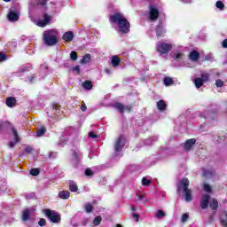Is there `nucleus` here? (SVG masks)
<instances>
[{"instance_id":"obj_26","label":"nucleus","mask_w":227,"mask_h":227,"mask_svg":"<svg viewBox=\"0 0 227 227\" xmlns=\"http://www.w3.org/2000/svg\"><path fill=\"white\" fill-rule=\"evenodd\" d=\"M69 189L71 192H77V190H78L77 184L74 181H69Z\"/></svg>"},{"instance_id":"obj_35","label":"nucleus","mask_w":227,"mask_h":227,"mask_svg":"<svg viewBox=\"0 0 227 227\" xmlns=\"http://www.w3.org/2000/svg\"><path fill=\"white\" fill-rule=\"evenodd\" d=\"M46 131H47V129L45 128H43V127L40 128L39 129H37L36 137H42V136H43V134H45Z\"/></svg>"},{"instance_id":"obj_60","label":"nucleus","mask_w":227,"mask_h":227,"mask_svg":"<svg viewBox=\"0 0 227 227\" xmlns=\"http://www.w3.org/2000/svg\"><path fill=\"white\" fill-rule=\"evenodd\" d=\"M132 212H136L137 210V207L136 206L131 207Z\"/></svg>"},{"instance_id":"obj_54","label":"nucleus","mask_w":227,"mask_h":227,"mask_svg":"<svg viewBox=\"0 0 227 227\" xmlns=\"http://www.w3.org/2000/svg\"><path fill=\"white\" fill-rule=\"evenodd\" d=\"M6 59V56L3 53H0V61H4Z\"/></svg>"},{"instance_id":"obj_19","label":"nucleus","mask_w":227,"mask_h":227,"mask_svg":"<svg viewBox=\"0 0 227 227\" xmlns=\"http://www.w3.org/2000/svg\"><path fill=\"white\" fill-rule=\"evenodd\" d=\"M63 40L65 42H72L74 40V32L72 31H69V32H66L64 35H63Z\"/></svg>"},{"instance_id":"obj_12","label":"nucleus","mask_w":227,"mask_h":227,"mask_svg":"<svg viewBox=\"0 0 227 227\" xmlns=\"http://www.w3.org/2000/svg\"><path fill=\"white\" fill-rule=\"evenodd\" d=\"M81 159H82V153H81V151H73V166L74 168H77V166H79Z\"/></svg>"},{"instance_id":"obj_64","label":"nucleus","mask_w":227,"mask_h":227,"mask_svg":"<svg viewBox=\"0 0 227 227\" xmlns=\"http://www.w3.org/2000/svg\"><path fill=\"white\" fill-rule=\"evenodd\" d=\"M116 227H122V226H121V225H120V224H117V225H116Z\"/></svg>"},{"instance_id":"obj_47","label":"nucleus","mask_w":227,"mask_h":227,"mask_svg":"<svg viewBox=\"0 0 227 227\" xmlns=\"http://www.w3.org/2000/svg\"><path fill=\"white\" fill-rule=\"evenodd\" d=\"M203 176H212V171H210V170H204Z\"/></svg>"},{"instance_id":"obj_40","label":"nucleus","mask_w":227,"mask_h":227,"mask_svg":"<svg viewBox=\"0 0 227 227\" xmlns=\"http://www.w3.org/2000/svg\"><path fill=\"white\" fill-rule=\"evenodd\" d=\"M157 141V137H152V138H149L147 140L145 141V145H146L147 146H150L152 145V141Z\"/></svg>"},{"instance_id":"obj_38","label":"nucleus","mask_w":227,"mask_h":227,"mask_svg":"<svg viewBox=\"0 0 227 227\" xmlns=\"http://www.w3.org/2000/svg\"><path fill=\"white\" fill-rule=\"evenodd\" d=\"M150 184H152V180L150 179V177H143L142 179L143 185H150Z\"/></svg>"},{"instance_id":"obj_25","label":"nucleus","mask_w":227,"mask_h":227,"mask_svg":"<svg viewBox=\"0 0 227 227\" xmlns=\"http://www.w3.org/2000/svg\"><path fill=\"white\" fill-rule=\"evenodd\" d=\"M59 198H60V200H68L70 198V192H68V191H61L59 193Z\"/></svg>"},{"instance_id":"obj_30","label":"nucleus","mask_w":227,"mask_h":227,"mask_svg":"<svg viewBox=\"0 0 227 227\" xmlns=\"http://www.w3.org/2000/svg\"><path fill=\"white\" fill-rule=\"evenodd\" d=\"M157 107L160 111H164V109L167 107V105L163 100H160L157 103Z\"/></svg>"},{"instance_id":"obj_58","label":"nucleus","mask_w":227,"mask_h":227,"mask_svg":"<svg viewBox=\"0 0 227 227\" xmlns=\"http://www.w3.org/2000/svg\"><path fill=\"white\" fill-rule=\"evenodd\" d=\"M82 111H86V104H82L81 106Z\"/></svg>"},{"instance_id":"obj_63","label":"nucleus","mask_w":227,"mask_h":227,"mask_svg":"<svg viewBox=\"0 0 227 227\" xmlns=\"http://www.w3.org/2000/svg\"><path fill=\"white\" fill-rule=\"evenodd\" d=\"M5 3H10V0H4Z\"/></svg>"},{"instance_id":"obj_29","label":"nucleus","mask_w":227,"mask_h":227,"mask_svg":"<svg viewBox=\"0 0 227 227\" xmlns=\"http://www.w3.org/2000/svg\"><path fill=\"white\" fill-rule=\"evenodd\" d=\"M111 63L114 67H118V65H120V58H118V56H113Z\"/></svg>"},{"instance_id":"obj_62","label":"nucleus","mask_w":227,"mask_h":227,"mask_svg":"<svg viewBox=\"0 0 227 227\" xmlns=\"http://www.w3.org/2000/svg\"><path fill=\"white\" fill-rule=\"evenodd\" d=\"M26 71H27V67H23L21 70V72H26Z\"/></svg>"},{"instance_id":"obj_43","label":"nucleus","mask_w":227,"mask_h":227,"mask_svg":"<svg viewBox=\"0 0 227 227\" xmlns=\"http://www.w3.org/2000/svg\"><path fill=\"white\" fill-rule=\"evenodd\" d=\"M216 8H218L219 10H223V8H224V4H223V2H221V1H217Z\"/></svg>"},{"instance_id":"obj_11","label":"nucleus","mask_w":227,"mask_h":227,"mask_svg":"<svg viewBox=\"0 0 227 227\" xmlns=\"http://www.w3.org/2000/svg\"><path fill=\"white\" fill-rule=\"evenodd\" d=\"M148 17L150 20H157V19H159V10L155 5L150 6Z\"/></svg>"},{"instance_id":"obj_31","label":"nucleus","mask_w":227,"mask_h":227,"mask_svg":"<svg viewBox=\"0 0 227 227\" xmlns=\"http://www.w3.org/2000/svg\"><path fill=\"white\" fill-rule=\"evenodd\" d=\"M221 224L223 227H227V213H223L221 215Z\"/></svg>"},{"instance_id":"obj_10","label":"nucleus","mask_w":227,"mask_h":227,"mask_svg":"<svg viewBox=\"0 0 227 227\" xmlns=\"http://www.w3.org/2000/svg\"><path fill=\"white\" fill-rule=\"evenodd\" d=\"M19 10H17L16 8H12L10 9L7 19L8 20H10V22H17V20H19Z\"/></svg>"},{"instance_id":"obj_44","label":"nucleus","mask_w":227,"mask_h":227,"mask_svg":"<svg viewBox=\"0 0 227 227\" xmlns=\"http://www.w3.org/2000/svg\"><path fill=\"white\" fill-rule=\"evenodd\" d=\"M203 189L206 192H210L212 191V187H210L208 184H205L203 186Z\"/></svg>"},{"instance_id":"obj_52","label":"nucleus","mask_w":227,"mask_h":227,"mask_svg":"<svg viewBox=\"0 0 227 227\" xmlns=\"http://www.w3.org/2000/svg\"><path fill=\"white\" fill-rule=\"evenodd\" d=\"M49 0H39L38 4H41V6H44V4H47V2Z\"/></svg>"},{"instance_id":"obj_21","label":"nucleus","mask_w":227,"mask_h":227,"mask_svg":"<svg viewBox=\"0 0 227 227\" xmlns=\"http://www.w3.org/2000/svg\"><path fill=\"white\" fill-rule=\"evenodd\" d=\"M48 67L46 64H43L41 66V69H40V75H42V78L43 79V77L47 76V74H49L48 70Z\"/></svg>"},{"instance_id":"obj_57","label":"nucleus","mask_w":227,"mask_h":227,"mask_svg":"<svg viewBox=\"0 0 227 227\" xmlns=\"http://www.w3.org/2000/svg\"><path fill=\"white\" fill-rule=\"evenodd\" d=\"M105 72H106V74H107L108 75H110V74H113V71H111V69H109V68L105 69Z\"/></svg>"},{"instance_id":"obj_51","label":"nucleus","mask_w":227,"mask_h":227,"mask_svg":"<svg viewBox=\"0 0 227 227\" xmlns=\"http://www.w3.org/2000/svg\"><path fill=\"white\" fill-rule=\"evenodd\" d=\"M33 151V148H31V146L27 145L25 148V152H27V153H31V152Z\"/></svg>"},{"instance_id":"obj_18","label":"nucleus","mask_w":227,"mask_h":227,"mask_svg":"<svg viewBox=\"0 0 227 227\" xmlns=\"http://www.w3.org/2000/svg\"><path fill=\"white\" fill-rule=\"evenodd\" d=\"M194 145H196V140L194 138L186 140V142L184 143V150L189 152V150H191V148H192Z\"/></svg>"},{"instance_id":"obj_4","label":"nucleus","mask_w":227,"mask_h":227,"mask_svg":"<svg viewBox=\"0 0 227 227\" xmlns=\"http://www.w3.org/2000/svg\"><path fill=\"white\" fill-rule=\"evenodd\" d=\"M43 40L46 45H56L58 43V30L50 29L44 31Z\"/></svg>"},{"instance_id":"obj_23","label":"nucleus","mask_w":227,"mask_h":227,"mask_svg":"<svg viewBox=\"0 0 227 227\" xmlns=\"http://www.w3.org/2000/svg\"><path fill=\"white\" fill-rule=\"evenodd\" d=\"M33 213V210L31 209H25L23 211V216H22V221L26 222L29 220V216Z\"/></svg>"},{"instance_id":"obj_6","label":"nucleus","mask_w":227,"mask_h":227,"mask_svg":"<svg viewBox=\"0 0 227 227\" xmlns=\"http://www.w3.org/2000/svg\"><path fill=\"white\" fill-rule=\"evenodd\" d=\"M44 214L51 221V223H59V221H61V217L55 211H52L51 209H46L44 211Z\"/></svg>"},{"instance_id":"obj_24","label":"nucleus","mask_w":227,"mask_h":227,"mask_svg":"<svg viewBox=\"0 0 227 227\" xmlns=\"http://www.w3.org/2000/svg\"><path fill=\"white\" fill-rule=\"evenodd\" d=\"M189 58L192 61H198L200 59V52L193 51L190 53Z\"/></svg>"},{"instance_id":"obj_28","label":"nucleus","mask_w":227,"mask_h":227,"mask_svg":"<svg viewBox=\"0 0 227 227\" xmlns=\"http://www.w3.org/2000/svg\"><path fill=\"white\" fill-rule=\"evenodd\" d=\"M91 61V55L86 54L81 60L82 65H86V63H90Z\"/></svg>"},{"instance_id":"obj_46","label":"nucleus","mask_w":227,"mask_h":227,"mask_svg":"<svg viewBox=\"0 0 227 227\" xmlns=\"http://www.w3.org/2000/svg\"><path fill=\"white\" fill-rule=\"evenodd\" d=\"M85 175H86V176H93V171H91V169H90V168H87L85 170Z\"/></svg>"},{"instance_id":"obj_14","label":"nucleus","mask_w":227,"mask_h":227,"mask_svg":"<svg viewBox=\"0 0 227 227\" xmlns=\"http://www.w3.org/2000/svg\"><path fill=\"white\" fill-rule=\"evenodd\" d=\"M61 114V110L59 109V106L55 105L51 108V113L48 112V115L50 118H54L56 116H59Z\"/></svg>"},{"instance_id":"obj_27","label":"nucleus","mask_w":227,"mask_h":227,"mask_svg":"<svg viewBox=\"0 0 227 227\" xmlns=\"http://www.w3.org/2000/svg\"><path fill=\"white\" fill-rule=\"evenodd\" d=\"M209 207L210 208H212V210H217V207H219V202H217V200L212 199Z\"/></svg>"},{"instance_id":"obj_17","label":"nucleus","mask_w":227,"mask_h":227,"mask_svg":"<svg viewBox=\"0 0 227 227\" xmlns=\"http://www.w3.org/2000/svg\"><path fill=\"white\" fill-rule=\"evenodd\" d=\"M156 36L159 38L160 36H162V35L166 34V29L164 28V25H162V23H160L157 27H156Z\"/></svg>"},{"instance_id":"obj_55","label":"nucleus","mask_w":227,"mask_h":227,"mask_svg":"<svg viewBox=\"0 0 227 227\" xmlns=\"http://www.w3.org/2000/svg\"><path fill=\"white\" fill-rule=\"evenodd\" d=\"M222 45L224 49H227V39H225Z\"/></svg>"},{"instance_id":"obj_1","label":"nucleus","mask_w":227,"mask_h":227,"mask_svg":"<svg viewBox=\"0 0 227 227\" xmlns=\"http://www.w3.org/2000/svg\"><path fill=\"white\" fill-rule=\"evenodd\" d=\"M110 22L116 26L119 33L127 34L130 31V23L121 12H116L110 17Z\"/></svg>"},{"instance_id":"obj_37","label":"nucleus","mask_w":227,"mask_h":227,"mask_svg":"<svg viewBox=\"0 0 227 227\" xmlns=\"http://www.w3.org/2000/svg\"><path fill=\"white\" fill-rule=\"evenodd\" d=\"M84 208L87 214H91L93 211V206H91V204H85Z\"/></svg>"},{"instance_id":"obj_7","label":"nucleus","mask_w":227,"mask_h":227,"mask_svg":"<svg viewBox=\"0 0 227 227\" xmlns=\"http://www.w3.org/2000/svg\"><path fill=\"white\" fill-rule=\"evenodd\" d=\"M43 20H35V24L39 27H45V26H48L49 22H51L52 20V16L44 13L43 15Z\"/></svg>"},{"instance_id":"obj_39","label":"nucleus","mask_w":227,"mask_h":227,"mask_svg":"<svg viewBox=\"0 0 227 227\" xmlns=\"http://www.w3.org/2000/svg\"><path fill=\"white\" fill-rule=\"evenodd\" d=\"M30 175H32V176H38V175H40V170L38 168H32L30 170Z\"/></svg>"},{"instance_id":"obj_36","label":"nucleus","mask_w":227,"mask_h":227,"mask_svg":"<svg viewBox=\"0 0 227 227\" xmlns=\"http://www.w3.org/2000/svg\"><path fill=\"white\" fill-rule=\"evenodd\" d=\"M163 82L165 86H171L173 84V79L171 77H165Z\"/></svg>"},{"instance_id":"obj_22","label":"nucleus","mask_w":227,"mask_h":227,"mask_svg":"<svg viewBox=\"0 0 227 227\" xmlns=\"http://www.w3.org/2000/svg\"><path fill=\"white\" fill-rule=\"evenodd\" d=\"M154 217L155 219H164V217H166V213L161 210V209H158L155 213H154Z\"/></svg>"},{"instance_id":"obj_8","label":"nucleus","mask_w":227,"mask_h":227,"mask_svg":"<svg viewBox=\"0 0 227 227\" xmlns=\"http://www.w3.org/2000/svg\"><path fill=\"white\" fill-rule=\"evenodd\" d=\"M126 138L125 136L121 135L114 144L115 152H121L123 150V146H125Z\"/></svg>"},{"instance_id":"obj_45","label":"nucleus","mask_w":227,"mask_h":227,"mask_svg":"<svg viewBox=\"0 0 227 227\" xmlns=\"http://www.w3.org/2000/svg\"><path fill=\"white\" fill-rule=\"evenodd\" d=\"M89 137L91 138V139H97V137H98V135L93 133L92 131H90L89 133Z\"/></svg>"},{"instance_id":"obj_41","label":"nucleus","mask_w":227,"mask_h":227,"mask_svg":"<svg viewBox=\"0 0 227 227\" xmlns=\"http://www.w3.org/2000/svg\"><path fill=\"white\" fill-rule=\"evenodd\" d=\"M70 58H71L72 61H76V59H77V52L76 51H72L70 53Z\"/></svg>"},{"instance_id":"obj_59","label":"nucleus","mask_w":227,"mask_h":227,"mask_svg":"<svg viewBox=\"0 0 227 227\" xmlns=\"http://www.w3.org/2000/svg\"><path fill=\"white\" fill-rule=\"evenodd\" d=\"M57 156H58V153H50V157H57Z\"/></svg>"},{"instance_id":"obj_32","label":"nucleus","mask_w":227,"mask_h":227,"mask_svg":"<svg viewBox=\"0 0 227 227\" xmlns=\"http://www.w3.org/2000/svg\"><path fill=\"white\" fill-rule=\"evenodd\" d=\"M174 59H176V61H182V59H184V53L176 51L174 54Z\"/></svg>"},{"instance_id":"obj_2","label":"nucleus","mask_w":227,"mask_h":227,"mask_svg":"<svg viewBox=\"0 0 227 227\" xmlns=\"http://www.w3.org/2000/svg\"><path fill=\"white\" fill-rule=\"evenodd\" d=\"M110 22L116 26L119 33L127 34L130 31V23L121 12H116L110 17Z\"/></svg>"},{"instance_id":"obj_49","label":"nucleus","mask_w":227,"mask_h":227,"mask_svg":"<svg viewBox=\"0 0 227 227\" xmlns=\"http://www.w3.org/2000/svg\"><path fill=\"white\" fill-rule=\"evenodd\" d=\"M46 223L47 222L45 221V219L41 218L40 221L38 222V224L39 226H45Z\"/></svg>"},{"instance_id":"obj_3","label":"nucleus","mask_w":227,"mask_h":227,"mask_svg":"<svg viewBox=\"0 0 227 227\" xmlns=\"http://www.w3.org/2000/svg\"><path fill=\"white\" fill-rule=\"evenodd\" d=\"M184 191V200L192 201V191L189 189V179L183 178L179 181L177 184V192Z\"/></svg>"},{"instance_id":"obj_53","label":"nucleus","mask_w":227,"mask_h":227,"mask_svg":"<svg viewBox=\"0 0 227 227\" xmlns=\"http://www.w3.org/2000/svg\"><path fill=\"white\" fill-rule=\"evenodd\" d=\"M73 70L74 72H78V74H79V72H81V67L79 66H75L74 67H73Z\"/></svg>"},{"instance_id":"obj_13","label":"nucleus","mask_w":227,"mask_h":227,"mask_svg":"<svg viewBox=\"0 0 227 227\" xmlns=\"http://www.w3.org/2000/svg\"><path fill=\"white\" fill-rule=\"evenodd\" d=\"M12 134L14 137V141H11L9 143V148H13L20 139L19 138V132L17 131V129L12 128Z\"/></svg>"},{"instance_id":"obj_42","label":"nucleus","mask_w":227,"mask_h":227,"mask_svg":"<svg viewBox=\"0 0 227 227\" xmlns=\"http://www.w3.org/2000/svg\"><path fill=\"white\" fill-rule=\"evenodd\" d=\"M223 85H224V82H223L222 80H216L215 86L217 88H223Z\"/></svg>"},{"instance_id":"obj_5","label":"nucleus","mask_w":227,"mask_h":227,"mask_svg":"<svg viewBox=\"0 0 227 227\" xmlns=\"http://www.w3.org/2000/svg\"><path fill=\"white\" fill-rule=\"evenodd\" d=\"M157 51L160 52V54H168L171 49H173V45L168 44L162 42L157 43Z\"/></svg>"},{"instance_id":"obj_9","label":"nucleus","mask_w":227,"mask_h":227,"mask_svg":"<svg viewBox=\"0 0 227 227\" xmlns=\"http://www.w3.org/2000/svg\"><path fill=\"white\" fill-rule=\"evenodd\" d=\"M209 77L210 75L208 74H202L201 77L195 78L194 84L196 88H201V86H203V84L208 81Z\"/></svg>"},{"instance_id":"obj_33","label":"nucleus","mask_w":227,"mask_h":227,"mask_svg":"<svg viewBox=\"0 0 227 227\" xmlns=\"http://www.w3.org/2000/svg\"><path fill=\"white\" fill-rule=\"evenodd\" d=\"M102 223V216L100 215H98L94 218L93 222H92V224L94 226H98L100 225V223Z\"/></svg>"},{"instance_id":"obj_20","label":"nucleus","mask_w":227,"mask_h":227,"mask_svg":"<svg viewBox=\"0 0 227 227\" xmlns=\"http://www.w3.org/2000/svg\"><path fill=\"white\" fill-rule=\"evenodd\" d=\"M5 104L8 107H15V104H17V99L13 97H9L6 98Z\"/></svg>"},{"instance_id":"obj_56","label":"nucleus","mask_w":227,"mask_h":227,"mask_svg":"<svg viewBox=\"0 0 227 227\" xmlns=\"http://www.w3.org/2000/svg\"><path fill=\"white\" fill-rule=\"evenodd\" d=\"M143 200H145V196L140 195V196H138V198L137 199V201H143Z\"/></svg>"},{"instance_id":"obj_16","label":"nucleus","mask_w":227,"mask_h":227,"mask_svg":"<svg viewBox=\"0 0 227 227\" xmlns=\"http://www.w3.org/2000/svg\"><path fill=\"white\" fill-rule=\"evenodd\" d=\"M209 200H210V195L205 194L202 196V199L200 200L201 208L203 209L207 208Z\"/></svg>"},{"instance_id":"obj_34","label":"nucleus","mask_w":227,"mask_h":227,"mask_svg":"<svg viewBox=\"0 0 227 227\" xmlns=\"http://www.w3.org/2000/svg\"><path fill=\"white\" fill-rule=\"evenodd\" d=\"M82 86L84 90H90L91 88H93V83H91L90 81H86L82 83Z\"/></svg>"},{"instance_id":"obj_48","label":"nucleus","mask_w":227,"mask_h":227,"mask_svg":"<svg viewBox=\"0 0 227 227\" xmlns=\"http://www.w3.org/2000/svg\"><path fill=\"white\" fill-rule=\"evenodd\" d=\"M187 219H189V215L184 214L182 216V223H186Z\"/></svg>"},{"instance_id":"obj_15","label":"nucleus","mask_w":227,"mask_h":227,"mask_svg":"<svg viewBox=\"0 0 227 227\" xmlns=\"http://www.w3.org/2000/svg\"><path fill=\"white\" fill-rule=\"evenodd\" d=\"M114 107H115V109H117V111H119L121 114L125 112V109L127 111H130L131 110L130 106H125L121 103H116L115 105H114Z\"/></svg>"},{"instance_id":"obj_61","label":"nucleus","mask_w":227,"mask_h":227,"mask_svg":"<svg viewBox=\"0 0 227 227\" xmlns=\"http://www.w3.org/2000/svg\"><path fill=\"white\" fill-rule=\"evenodd\" d=\"M183 3H191V0H182Z\"/></svg>"},{"instance_id":"obj_50","label":"nucleus","mask_w":227,"mask_h":227,"mask_svg":"<svg viewBox=\"0 0 227 227\" xmlns=\"http://www.w3.org/2000/svg\"><path fill=\"white\" fill-rule=\"evenodd\" d=\"M133 219H135V223H139V215L133 214Z\"/></svg>"}]
</instances>
